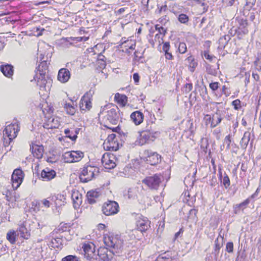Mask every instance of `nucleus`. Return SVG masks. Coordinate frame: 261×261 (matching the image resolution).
<instances>
[{
    "label": "nucleus",
    "mask_w": 261,
    "mask_h": 261,
    "mask_svg": "<svg viewBox=\"0 0 261 261\" xmlns=\"http://www.w3.org/2000/svg\"><path fill=\"white\" fill-rule=\"evenodd\" d=\"M105 244L108 247L113 249L112 252L119 253L122 247L123 242L118 236L113 235H107L103 238Z\"/></svg>",
    "instance_id": "obj_1"
},
{
    "label": "nucleus",
    "mask_w": 261,
    "mask_h": 261,
    "mask_svg": "<svg viewBox=\"0 0 261 261\" xmlns=\"http://www.w3.org/2000/svg\"><path fill=\"white\" fill-rule=\"evenodd\" d=\"M98 173V169L96 167L87 166L84 167L82 171L80 178L82 182H87L91 180Z\"/></svg>",
    "instance_id": "obj_2"
},
{
    "label": "nucleus",
    "mask_w": 261,
    "mask_h": 261,
    "mask_svg": "<svg viewBox=\"0 0 261 261\" xmlns=\"http://www.w3.org/2000/svg\"><path fill=\"white\" fill-rule=\"evenodd\" d=\"M143 159L147 163L155 165L161 162V156L151 150H145L143 152Z\"/></svg>",
    "instance_id": "obj_3"
},
{
    "label": "nucleus",
    "mask_w": 261,
    "mask_h": 261,
    "mask_svg": "<svg viewBox=\"0 0 261 261\" xmlns=\"http://www.w3.org/2000/svg\"><path fill=\"white\" fill-rule=\"evenodd\" d=\"M119 205L115 201H108L103 203L102 211L106 216H111L116 214L119 212Z\"/></svg>",
    "instance_id": "obj_4"
},
{
    "label": "nucleus",
    "mask_w": 261,
    "mask_h": 261,
    "mask_svg": "<svg viewBox=\"0 0 261 261\" xmlns=\"http://www.w3.org/2000/svg\"><path fill=\"white\" fill-rule=\"evenodd\" d=\"M105 149L109 151H116L119 148V143L116 135L115 134H111L108 135L107 139L103 143Z\"/></svg>",
    "instance_id": "obj_5"
},
{
    "label": "nucleus",
    "mask_w": 261,
    "mask_h": 261,
    "mask_svg": "<svg viewBox=\"0 0 261 261\" xmlns=\"http://www.w3.org/2000/svg\"><path fill=\"white\" fill-rule=\"evenodd\" d=\"M19 131V125L18 122H15L7 125L3 131L4 136L9 138L11 141L17 137V133Z\"/></svg>",
    "instance_id": "obj_6"
},
{
    "label": "nucleus",
    "mask_w": 261,
    "mask_h": 261,
    "mask_svg": "<svg viewBox=\"0 0 261 261\" xmlns=\"http://www.w3.org/2000/svg\"><path fill=\"white\" fill-rule=\"evenodd\" d=\"M63 156L66 162H77L83 159L84 157V153L79 150L67 151L66 152Z\"/></svg>",
    "instance_id": "obj_7"
},
{
    "label": "nucleus",
    "mask_w": 261,
    "mask_h": 261,
    "mask_svg": "<svg viewBox=\"0 0 261 261\" xmlns=\"http://www.w3.org/2000/svg\"><path fill=\"white\" fill-rule=\"evenodd\" d=\"M162 177L160 175L155 174L146 177L142 180V182L149 188L156 190L161 182Z\"/></svg>",
    "instance_id": "obj_8"
},
{
    "label": "nucleus",
    "mask_w": 261,
    "mask_h": 261,
    "mask_svg": "<svg viewBox=\"0 0 261 261\" xmlns=\"http://www.w3.org/2000/svg\"><path fill=\"white\" fill-rule=\"evenodd\" d=\"M116 158L114 154L105 153L102 156L101 163L106 169H111L116 167Z\"/></svg>",
    "instance_id": "obj_9"
},
{
    "label": "nucleus",
    "mask_w": 261,
    "mask_h": 261,
    "mask_svg": "<svg viewBox=\"0 0 261 261\" xmlns=\"http://www.w3.org/2000/svg\"><path fill=\"white\" fill-rule=\"evenodd\" d=\"M24 177L23 171L20 169H16L14 170L12 175V184L14 189H17L22 182Z\"/></svg>",
    "instance_id": "obj_10"
},
{
    "label": "nucleus",
    "mask_w": 261,
    "mask_h": 261,
    "mask_svg": "<svg viewBox=\"0 0 261 261\" xmlns=\"http://www.w3.org/2000/svg\"><path fill=\"white\" fill-rule=\"evenodd\" d=\"M92 95L90 92L85 93L82 97L79 105L81 110L89 111L92 107Z\"/></svg>",
    "instance_id": "obj_11"
},
{
    "label": "nucleus",
    "mask_w": 261,
    "mask_h": 261,
    "mask_svg": "<svg viewBox=\"0 0 261 261\" xmlns=\"http://www.w3.org/2000/svg\"><path fill=\"white\" fill-rule=\"evenodd\" d=\"M136 226L138 230L144 232L147 230L149 227V222L146 217L140 216L137 218Z\"/></svg>",
    "instance_id": "obj_12"
},
{
    "label": "nucleus",
    "mask_w": 261,
    "mask_h": 261,
    "mask_svg": "<svg viewBox=\"0 0 261 261\" xmlns=\"http://www.w3.org/2000/svg\"><path fill=\"white\" fill-rule=\"evenodd\" d=\"M70 72L67 69L61 68L58 72V80L62 83H66L70 79Z\"/></svg>",
    "instance_id": "obj_13"
},
{
    "label": "nucleus",
    "mask_w": 261,
    "mask_h": 261,
    "mask_svg": "<svg viewBox=\"0 0 261 261\" xmlns=\"http://www.w3.org/2000/svg\"><path fill=\"white\" fill-rule=\"evenodd\" d=\"M56 175V172L53 169L46 168L41 173V177L44 181H49L54 178Z\"/></svg>",
    "instance_id": "obj_14"
},
{
    "label": "nucleus",
    "mask_w": 261,
    "mask_h": 261,
    "mask_svg": "<svg viewBox=\"0 0 261 261\" xmlns=\"http://www.w3.org/2000/svg\"><path fill=\"white\" fill-rule=\"evenodd\" d=\"M60 126L59 118L56 117L49 118L44 124V127L47 129L58 128Z\"/></svg>",
    "instance_id": "obj_15"
},
{
    "label": "nucleus",
    "mask_w": 261,
    "mask_h": 261,
    "mask_svg": "<svg viewBox=\"0 0 261 261\" xmlns=\"http://www.w3.org/2000/svg\"><path fill=\"white\" fill-rule=\"evenodd\" d=\"M153 136L149 131H143L140 134V138L138 139V144L143 145L150 141H153Z\"/></svg>",
    "instance_id": "obj_16"
},
{
    "label": "nucleus",
    "mask_w": 261,
    "mask_h": 261,
    "mask_svg": "<svg viewBox=\"0 0 261 261\" xmlns=\"http://www.w3.org/2000/svg\"><path fill=\"white\" fill-rule=\"evenodd\" d=\"M37 85L40 87L41 91H48L50 90L51 84L50 81H47L40 74L37 81Z\"/></svg>",
    "instance_id": "obj_17"
},
{
    "label": "nucleus",
    "mask_w": 261,
    "mask_h": 261,
    "mask_svg": "<svg viewBox=\"0 0 261 261\" xmlns=\"http://www.w3.org/2000/svg\"><path fill=\"white\" fill-rule=\"evenodd\" d=\"M16 231L18 237L19 236L21 238L25 240L29 239L31 235L30 231L23 224L19 225Z\"/></svg>",
    "instance_id": "obj_18"
},
{
    "label": "nucleus",
    "mask_w": 261,
    "mask_h": 261,
    "mask_svg": "<svg viewBox=\"0 0 261 261\" xmlns=\"http://www.w3.org/2000/svg\"><path fill=\"white\" fill-rule=\"evenodd\" d=\"M0 70L5 76L8 78H11L14 73L13 66L8 64L2 65L0 66Z\"/></svg>",
    "instance_id": "obj_19"
},
{
    "label": "nucleus",
    "mask_w": 261,
    "mask_h": 261,
    "mask_svg": "<svg viewBox=\"0 0 261 261\" xmlns=\"http://www.w3.org/2000/svg\"><path fill=\"white\" fill-rule=\"evenodd\" d=\"M130 119L135 125H138L142 123L144 119V115L141 112L136 111L132 113Z\"/></svg>",
    "instance_id": "obj_20"
},
{
    "label": "nucleus",
    "mask_w": 261,
    "mask_h": 261,
    "mask_svg": "<svg viewBox=\"0 0 261 261\" xmlns=\"http://www.w3.org/2000/svg\"><path fill=\"white\" fill-rule=\"evenodd\" d=\"M117 110L113 108L107 112V119L112 124H116L118 119Z\"/></svg>",
    "instance_id": "obj_21"
},
{
    "label": "nucleus",
    "mask_w": 261,
    "mask_h": 261,
    "mask_svg": "<svg viewBox=\"0 0 261 261\" xmlns=\"http://www.w3.org/2000/svg\"><path fill=\"white\" fill-rule=\"evenodd\" d=\"M93 245L89 244H84L83 246V251L85 253L84 255L88 259H90L93 257L94 254Z\"/></svg>",
    "instance_id": "obj_22"
},
{
    "label": "nucleus",
    "mask_w": 261,
    "mask_h": 261,
    "mask_svg": "<svg viewBox=\"0 0 261 261\" xmlns=\"http://www.w3.org/2000/svg\"><path fill=\"white\" fill-rule=\"evenodd\" d=\"M100 195L99 192L96 190H91L87 194V199L89 203L92 204L96 202L95 199Z\"/></svg>",
    "instance_id": "obj_23"
},
{
    "label": "nucleus",
    "mask_w": 261,
    "mask_h": 261,
    "mask_svg": "<svg viewBox=\"0 0 261 261\" xmlns=\"http://www.w3.org/2000/svg\"><path fill=\"white\" fill-rule=\"evenodd\" d=\"M71 198L75 206V205H79L82 203V195L78 191H72Z\"/></svg>",
    "instance_id": "obj_24"
},
{
    "label": "nucleus",
    "mask_w": 261,
    "mask_h": 261,
    "mask_svg": "<svg viewBox=\"0 0 261 261\" xmlns=\"http://www.w3.org/2000/svg\"><path fill=\"white\" fill-rule=\"evenodd\" d=\"M80 129L76 128L75 130L65 129L64 133L67 137L69 138L72 141H75L77 138V135L79 134Z\"/></svg>",
    "instance_id": "obj_25"
},
{
    "label": "nucleus",
    "mask_w": 261,
    "mask_h": 261,
    "mask_svg": "<svg viewBox=\"0 0 261 261\" xmlns=\"http://www.w3.org/2000/svg\"><path fill=\"white\" fill-rule=\"evenodd\" d=\"M32 153L35 157L37 159H40L42 157L43 154V149L42 146L38 145L33 146Z\"/></svg>",
    "instance_id": "obj_26"
},
{
    "label": "nucleus",
    "mask_w": 261,
    "mask_h": 261,
    "mask_svg": "<svg viewBox=\"0 0 261 261\" xmlns=\"http://www.w3.org/2000/svg\"><path fill=\"white\" fill-rule=\"evenodd\" d=\"M115 99L116 100L117 103L121 107H124L127 101V97L124 95L117 93L115 95Z\"/></svg>",
    "instance_id": "obj_27"
},
{
    "label": "nucleus",
    "mask_w": 261,
    "mask_h": 261,
    "mask_svg": "<svg viewBox=\"0 0 261 261\" xmlns=\"http://www.w3.org/2000/svg\"><path fill=\"white\" fill-rule=\"evenodd\" d=\"M16 237H18L17 232L11 229L7 232L6 238L11 244H14L16 241Z\"/></svg>",
    "instance_id": "obj_28"
},
{
    "label": "nucleus",
    "mask_w": 261,
    "mask_h": 261,
    "mask_svg": "<svg viewBox=\"0 0 261 261\" xmlns=\"http://www.w3.org/2000/svg\"><path fill=\"white\" fill-rule=\"evenodd\" d=\"M250 198H247L240 204L234 205L233 208L234 213L237 214L240 209H245L247 207V205L250 203Z\"/></svg>",
    "instance_id": "obj_29"
},
{
    "label": "nucleus",
    "mask_w": 261,
    "mask_h": 261,
    "mask_svg": "<svg viewBox=\"0 0 261 261\" xmlns=\"http://www.w3.org/2000/svg\"><path fill=\"white\" fill-rule=\"evenodd\" d=\"M251 134L249 132L244 133L243 138L240 142L241 145L243 148H246L250 139Z\"/></svg>",
    "instance_id": "obj_30"
},
{
    "label": "nucleus",
    "mask_w": 261,
    "mask_h": 261,
    "mask_svg": "<svg viewBox=\"0 0 261 261\" xmlns=\"http://www.w3.org/2000/svg\"><path fill=\"white\" fill-rule=\"evenodd\" d=\"M66 198L63 195L58 194L55 196V203L57 206H61L64 205L65 203Z\"/></svg>",
    "instance_id": "obj_31"
},
{
    "label": "nucleus",
    "mask_w": 261,
    "mask_h": 261,
    "mask_svg": "<svg viewBox=\"0 0 261 261\" xmlns=\"http://www.w3.org/2000/svg\"><path fill=\"white\" fill-rule=\"evenodd\" d=\"M230 39V36L229 35H224L220 38L218 41L219 48L221 49L224 48Z\"/></svg>",
    "instance_id": "obj_32"
},
{
    "label": "nucleus",
    "mask_w": 261,
    "mask_h": 261,
    "mask_svg": "<svg viewBox=\"0 0 261 261\" xmlns=\"http://www.w3.org/2000/svg\"><path fill=\"white\" fill-rule=\"evenodd\" d=\"M64 108L67 114L73 115L75 114L76 109L73 103L66 102L64 103Z\"/></svg>",
    "instance_id": "obj_33"
},
{
    "label": "nucleus",
    "mask_w": 261,
    "mask_h": 261,
    "mask_svg": "<svg viewBox=\"0 0 261 261\" xmlns=\"http://www.w3.org/2000/svg\"><path fill=\"white\" fill-rule=\"evenodd\" d=\"M221 120L222 119L218 114L216 113L215 115H214L211 121V127H216L221 122Z\"/></svg>",
    "instance_id": "obj_34"
},
{
    "label": "nucleus",
    "mask_w": 261,
    "mask_h": 261,
    "mask_svg": "<svg viewBox=\"0 0 261 261\" xmlns=\"http://www.w3.org/2000/svg\"><path fill=\"white\" fill-rule=\"evenodd\" d=\"M173 259L171 255L166 252L159 255L155 261H171Z\"/></svg>",
    "instance_id": "obj_35"
},
{
    "label": "nucleus",
    "mask_w": 261,
    "mask_h": 261,
    "mask_svg": "<svg viewBox=\"0 0 261 261\" xmlns=\"http://www.w3.org/2000/svg\"><path fill=\"white\" fill-rule=\"evenodd\" d=\"M178 21L181 23H186L189 21V17L185 14H180L178 17Z\"/></svg>",
    "instance_id": "obj_36"
},
{
    "label": "nucleus",
    "mask_w": 261,
    "mask_h": 261,
    "mask_svg": "<svg viewBox=\"0 0 261 261\" xmlns=\"http://www.w3.org/2000/svg\"><path fill=\"white\" fill-rule=\"evenodd\" d=\"M178 50L181 54H184L187 51L186 44L184 42H180L178 45Z\"/></svg>",
    "instance_id": "obj_37"
},
{
    "label": "nucleus",
    "mask_w": 261,
    "mask_h": 261,
    "mask_svg": "<svg viewBox=\"0 0 261 261\" xmlns=\"http://www.w3.org/2000/svg\"><path fill=\"white\" fill-rule=\"evenodd\" d=\"M232 105L236 110H238L241 108V101L237 99L232 102Z\"/></svg>",
    "instance_id": "obj_38"
},
{
    "label": "nucleus",
    "mask_w": 261,
    "mask_h": 261,
    "mask_svg": "<svg viewBox=\"0 0 261 261\" xmlns=\"http://www.w3.org/2000/svg\"><path fill=\"white\" fill-rule=\"evenodd\" d=\"M62 261H79V259L76 256L69 255L64 257Z\"/></svg>",
    "instance_id": "obj_39"
},
{
    "label": "nucleus",
    "mask_w": 261,
    "mask_h": 261,
    "mask_svg": "<svg viewBox=\"0 0 261 261\" xmlns=\"http://www.w3.org/2000/svg\"><path fill=\"white\" fill-rule=\"evenodd\" d=\"M230 180L227 175L225 174L223 177V184L225 188H227L230 186Z\"/></svg>",
    "instance_id": "obj_40"
},
{
    "label": "nucleus",
    "mask_w": 261,
    "mask_h": 261,
    "mask_svg": "<svg viewBox=\"0 0 261 261\" xmlns=\"http://www.w3.org/2000/svg\"><path fill=\"white\" fill-rule=\"evenodd\" d=\"M209 86L213 91H215L219 88L220 84L218 82H213L210 84Z\"/></svg>",
    "instance_id": "obj_41"
},
{
    "label": "nucleus",
    "mask_w": 261,
    "mask_h": 261,
    "mask_svg": "<svg viewBox=\"0 0 261 261\" xmlns=\"http://www.w3.org/2000/svg\"><path fill=\"white\" fill-rule=\"evenodd\" d=\"M155 29L158 31V34L162 35V37H164L165 35L166 32L163 27H160L159 25L157 24L155 25Z\"/></svg>",
    "instance_id": "obj_42"
},
{
    "label": "nucleus",
    "mask_w": 261,
    "mask_h": 261,
    "mask_svg": "<svg viewBox=\"0 0 261 261\" xmlns=\"http://www.w3.org/2000/svg\"><path fill=\"white\" fill-rule=\"evenodd\" d=\"M226 251L228 253H232L233 250V244L232 242H228L226 246Z\"/></svg>",
    "instance_id": "obj_43"
},
{
    "label": "nucleus",
    "mask_w": 261,
    "mask_h": 261,
    "mask_svg": "<svg viewBox=\"0 0 261 261\" xmlns=\"http://www.w3.org/2000/svg\"><path fill=\"white\" fill-rule=\"evenodd\" d=\"M230 136L229 135L224 139V143L227 145L226 148L229 149L230 148V145L231 143Z\"/></svg>",
    "instance_id": "obj_44"
},
{
    "label": "nucleus",
    "mask_w": 261,
    "mask_h": 261,
    "mask_svg": "<svg viewBox=\"0 0 261 261\" xmlns=\"http://www.w3.org/2000/svg\"><path fill=\"white\" fill-rule=\"evenodd\" d=\"M256 0H246V6L250 9L255 5Z\"/></svg>",
    "instance_id": "obj_45"
},
{
    "label": "nucleus",
    "mask_w": 261,
    "mask_h": 261,
    "mask_svg": "<svg viewBox=\"0 0 261 261\" xmlns=\"http://www.w3.org/2000/svg\"><path fill=\"white\" fill-rule=\"evenodd\" d=\"M235 1L236 0H222V3L225 6H231Z\"/></svg>",
    "instance_id": "obj_46"
},
{
    "label": "nucleus",
    "mask_w": 261,
    "mask_h": 261,
    "mask_svg": "<svg viewBox=\"0 0 261 261\" xmlns=\"http://www.w3.org/2000/svg\"><path fill=\"white\" fill-rule=\"evenodd\" d=\"M105 57L101 55H99L98 56V61H101L102 63L100 64V67H105L106 66V62L104 60Z\"/></svg>",
    "instance_id": "obj_47"
},
{
    "label": "nucleus",
    "mask_w": 261,
    "mask_h": 261,
    "mask_svg": "<svg viewBox=\"0 0 261 261\" xmlns=\"http://www.w3.org/2000/svg\"><path fill=\"white\" fill-rule=\"evenodd\" d=\"M204 120L205 121L206 124H210L211 125V121L212 119V117L210 115H206L204 118Z\"/></svg>",
    "instance_id": "obj_48"
},
{
    "label": "nucleus",
    "mask_w": 261,
    "mask_h": 261,
    "mask_svg": "<svg viewBox=\"0 0 261 261\" xmlns=\"http://www.w3.org/2000/svg\"><path fill=\"white\" fill-rule=\"evenodd\" d=\"M170 44L168 42H166L164 43L163 46V50L164 52H167L169 50Z\"/></svg>",
    "instance_id": "obj_49"
},
{
    "label": "nucleus",
    "mask_w": 261,
    "mask_h": 261,
    "mask_svg": "<svg viewBox=\"0 0 261 261\" xmlns=\"http://www.w3.org/2000/svg\"><path fill=\"white\" fill-rule=\"evenodd\" d=\"M163 37H162V35L158 33L155 35L154 39L155 41H158L160 43L161 42V41L163 40Z\"/></svg>",
    "instance_id": "obj_50"
},
{
    "label": "nucleus",
    "mask_w": 261,
    "mask_h": 261,
    "mask_svg": "<svg viewBox=\"0 0 261 261\" xmlns=\"http://www.w3.org/2000/svg\"><path fill=\"white\" fill-rule=\"evenodd\" d=\"M42 204L43 205V206L45 207H49V206H50V202L49 201L45 199H43L42 201Z\"/></svg>",
    "instance_id": "obj_51"
},
{
    "label": "nucleus",
    "mask_w": 261,
    "mask_h": 261,
    "mask_svg": "<svg viewBox=\"0 0 261 261\" xmlns=\"http://www.w3.org/2000/svg\"><path fill=\"white\" fill-rule=\"evenodd\" d=\"M165 56L166 59L168 60H172L173 58L171 53H169V51L165 52Z\"/></svg>",
    "instance_id": "obj_52"
},
{
    "label": "nucleus",
    "mask_w": 261,
    "mask_h": 261,
    "mask_svg": "<svg viewBox=\"0 0 261 261\" xmlns=\"http://www.w3.org/2000/svg\"><path fill=\"white\" fill-rule=\"evenodd\" d=\"M139 75L138 73H135L133 74V79L136 83L139 82Z\"/></svg>",
    "instance_id": "obj_53"
},
{
    "label": "nucleus",
    "mask_w": 261,
    "mask_h": 261,
    "mask_svg": "<svg viewBox=\"0 0 261 261\" xmlns=\"http://www.w3.org/2000/svg\"><path fill=\"white\" fill-rule=\"evenodd\" d=\"M203 56H204V58L207 60H212L213 57L212 56H211L209 55V54L208 53V52H207V51L204 52Z\"/></svg>",
    "instance_id": "obj_54"
},
{
    "label": "nucleus",
    "mask_w": 261,
    "mask_h": 261,
    "mask_svg": "<svg viewBox=\"0 0 261 261\" xmlns=\"http://www.w3.org/2000/svg\"><path fill=\"white\" fill-rule=\"evenodd\" d=\"M186 88L187 89L186 91L188 92H190V91L192 90V89L193 88L192 84H187L186 85Z\"/></svg>",
    "instance_id": "obj_55"
},
{
    "label": "nucleus",
    "mask_w": 261,
    "mask_h": 261,
    "mask_svg": "<svg viewBox=\"0 0 261 261\" xmlns=\"http://www.w3.org/2000/svg\"><path fill=\"white\" fill-rule=\"evenodd\" d=\"M6 200L8 201H11V197H10V195H11V193L7 191H6Z\"/></svg>",
    "instance_id": "obj_56"
},
{
    "label": "nucleus",
    "mask_w": 261,
    "mask_h": 261,
    "mask_svg": "<svg viewBox=\"0 0 261 261\" xmlns=\"http://www.w3.org/2000/svg\"><path fill=\"white\" fill-rule=\"evenodd\" d=\"M252 76L256 81H258L259 80V76L257 73L253 72Z\"/></svg>",
    "instance_id": "obj_57"
},
{
    "label": "nucleus",
    "mask_w": 261,
    "mask_h": 261,
    "mask_svg": "<svg viewBox=\"0 0 261 261\" xmlns=\"http://www.w3.org/2000/svg\"><path fill=\"white\" fill-rule=\"evenodd\" d=\"M258 190V189H257L256 190V192L254 194H253L251 196H250L248 198H250V201H251V200L252 199L254 198L255 197H256L257 196Z\"/></svg>",
    "instance_id": "obj_58"
},
{
    "label": "nucleus",
    "mask_w": 261,
    "mask_h": 261,
    "mask_svg": "<svg viewBox=\"0 0 261 261\" xmlns=\"http://www.w3.org/2000/svg\"><path fill=\"white\" fill-rule=\"evenodd\" d=\"M125 11V8H122L119 9L117 12H116V14L118 15L121 14L123 12Z\"/></svg>",
    "instance_id": "obj_59"
},
{
    "label": "nucleus",
    "mask_w": 261,
    "mask_h": 261,
    "mask_svg": "<svg viewBox=\"0 0 261 261\" xmlns=\"http://www.w3.org/2000/svg\"><path fill=\"white\" fill-rule=\"evenodd\" d=\"M149 0H142V3L146 6L148 5Z\"/></svg>",
    "instance_id": "obj_60"
},
{
    "label": "nucleus",
    "mask_w": 261,
    "mask_h": 261,
    "mask_svg": "<svg viewBox=\"0 0 261 261\" xmlns=\"http://www.w3.org/2000/svg\"><path fill=\"white\" fill-rule=\"evenodd\" d=\"M133 197V195L131 194V192L129 190L128 191V198H131Z\"/></svg>",
    "instance_id": "obj_61"
},
{
    "label": "nucleus",
    "mask_w": 261,
    "mask_h": 261,
    "mask_svg": "<svg viewBox=\"0 0 261 261\" xmlns=\"http://www.w3.org/2000/svg\"><path fill=\"white\" fill-rule=\"evenodd\" d=\"M180 230H179L178 232H176L175 234V239H177L178 237V236L180 234Z\"/></svg>",
    "instance_id": "obj_62"
},
{
    "label": "nucleus",
    "mask_w": 261,
    "mask_h": 261,
    "mask_svg": "<svg viewBox=\"0 0 261 261\" xmlns=\"http://www.w3.org/2000/svg\"><path fill=\"white\" fill-rule=\"evenodd\" d=\"M105 227V225L102 224H100L99 225V229H103Z\"/></svg>",
    "instance_id": "obj_63"
},
{
    "label": "nucleus",
    "mask_w": 261,
    "mask_h": 261,
    "mask_svg": "<svg viewBox=\"0 0 261 261\" xmlns=\"http://www.w3.org/2000/svg\"><path fill=\"white\" fill-rule=\"evenodd\" d=\"M89 37H83V41L86 42L87 40H88Z\"/></svg>",
    "instance_id": "obj_64"
}]
</instances>
